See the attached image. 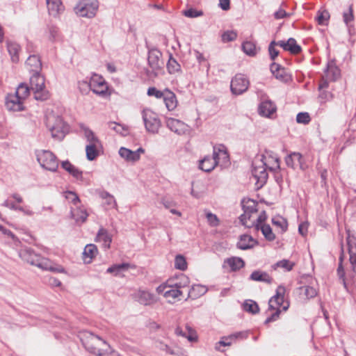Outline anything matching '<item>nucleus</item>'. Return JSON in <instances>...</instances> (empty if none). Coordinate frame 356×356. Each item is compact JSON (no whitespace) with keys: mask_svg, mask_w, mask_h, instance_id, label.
<instances>
[{"mask_svg":"<svg viewBox=\"0 0 356 356\" xmlns=\"http://www.w3.org/2000/svg\"><path fill=\"white\" fill-rule=\"evenodd\" d=\"M80 339L85 348L97 356H120L106 341L90 332H82Z\"/></svg>","mask_w":356,"mask_h":356,"instance_id":"obj_1","label":"nucleus"},{"mask_svg":"<svg viewBox=\"0 0 356 356\" xmlns=\"http://www.w3.org/2000/svg\"><path fill=\"white\" fill-rule=\"evenodd\" d=\"M258 204L252 200H247L243 202V213L240 216V221L245 227H259L267 218L265 211L258 213Z\"/></svg>","mask_w":356,"mask_h":356,"instance_id":"obj_2","label":"nucleus"},{"mask_svg":"<svg viewBox=\"0 0 356 356\" xmlns=\"http://www.w3.org/2000/svg\"><path fill=\"white\" fill-rule=\"evenodd\" d=\"M230 163L226 147L222 145L214 146L212 156H206L199 161V168L204 172L212 171L217 165L227 167Z\"/></svg>","mask_w":356,"mask_h":356,"instance_id":"obj_3","label":"nucleus"},{"mask_svg":"<svg viewBox=\"0 0 356 356\" xmlns=\"http://www.w3.org/2000/svg\"><path fill=\"white\" fill-rule=\"evenodd\" d=\"M19 254L24 261L42 269L54 273L65 272L62 266L56 264L47 258L41 257L30 249H22L19 251Z\"/></svg>","mask_w":356,"mask_h":356,"instance_id":"obj_4","label":"nucleus"},{"mask_svg":"<svg viewBox=\"0 0 356 356\" xmlns=\"http://www.w3.org/2000/svg\"><path fill=\"white\" fill-rule=\"evenodd\" d=\"M30 95V89L26 83H20L15 92L8 94L5 105L8 111L18 112L24 111L26 101Z\"/></svg>","mask_w":356,"mask_h":356,"instance_id":"obj_5","label":"nucleus"},{"mask_svg":"<svg viewBox=\"0 0 356 356\" xmlns=\"http://www.w3.org/2000/svg\"><path fill=\"white\" fill-rule=\"evenodd\" d=\"M284 293L285 288L282 286H280L277 289L276 294L270 299L268 302V309L273 313L266 320V323L276 321L280 312L282 311H286L289 308V302L284 301Z\"/></svg>","mask_w":356,"mask_h":356,"instance_id":"obj_6","label":"nucleus"},{"mask_svg":"<svg viewBox=\"0 0 356 356\" xmlns=\"http://www.w3.org/2000/svg\"><path fill=\"white\" fill-rule=\"evenodd\" d=\"M2 206L12 211H19L26 216L31 217L35 214L29 205L24 204L23 197L17 193L11 194L3 202Z\"/></svg>","mask_w":356,"mask_h":356,"instance_id":"obj_7","label":"nucleus"},{"mask_svg":"<svg viewBox=\"0 0 356 356\" xmlns=\"http://www.w3.org/2000/svg\"><path fill=\"white\" fill-rule=\"evenodd\" d=\"M46 125L51 136L57 140L64 138L67 128L62 118L53 112H49L46 116Z\"/></svg>","mask_w":356,"mask_h":356,"instance_id":"obj_8","label":"nucleus"},{"mask_svg":"<svg viewBox=\"0 0 356 356\" xmlns=\"http://www.w3.org/2000/svg\"><path fill=\"white\" fill-rule=\"evenodd\" d=\"M31 89L37 100H46L49 98V92L46 88L45 79L40 73H33L30 78Z\"/></svg>","mask_w":356,"mask_h":356,"instance_id":"obj_9","label":"nucleus"},{"mask_svg":"<svg viewBox=\"0 0 356 356\" xmlns=\"http://www.w3.org/2000/svg\"><path fill=\"white\" fill-rule=\"evenodd\" d=\"M98 0H79L74 8L76 15L81 17L92 18L99 9Z\"/></svg>","mask_w":356,"mask_h":356,"instance_id":"obj_10","label":"nucleus"},{"mask_svg":"<svg viewBox=\"0 0 356 356\" xmlns=\"http://www.w3.org/2000/svg\"><path fill=\"white\" fill-rule=\"evenodd\" d=\"M141 115L146 131L151 134H157L161 126L158 114L153 110L145 108L143 109Z\"/></svg>","mask_w":356,"mask_h":356,"instance_id":"obj_11","label":"nucleus"},{"mask_svg":"<svg viewBox=\"0 0 356 356\" xmlns=\"http://www.w3.org/2000/svg\"><path fill=\"white\" fill-rule=\"evenodd\" d=\"M37 161L40 166L49 171L56 172L58 168V161L50 151L39 150L36 153Z\"/></svg>","mask_w":356,"mask_h":356,"instance_id":"obj_12","label":"nucleus"},{"mask_svg":"<svg viewBox=\"0 0 356 356\" xmlns=\"http://www.w3.org/2000/svg\"><path fill=\"white\" fill-rule=\"evenodd\" d=\"M90 86L91 90L101 97L107 98L111 95L107 82L98 74H94L90 78Z\"/></svg>","mask_w":356,"mask_h":356,"instance_id":"obj_13","label":"nucleus"},{"mask_svg":"<svg viewBox=\"0 0 356 356\" xmlns=\"http://www.w3.org/2000/svg\"><path fill=\"white\" fill-rule=\"evenodd\" d=\"M156 291L158 294L162 295L169 302L180 300V297L182 296L181 290L175 288L172 284H169L168 281L160 284Z\"/></svg>","mask_w":356,"mask_h":356,"instance_id":"obj_14","label":"nucleus"},{"mask_svg":"<svg viewBox=\"0 0 356 356\" xmlns=\"http://www.w3.org/2000/svg\"><path fill=\"white\" fill-rule=\"evenodd\" d=\"M252 172L253 177L257 181V187H261L268 179V170L264 165L263 161L257 157L253 161Z\"/></svg>","mask_w":356,"mask_h":356,"instance_id":"obj_15","label":"nucleus"},{"mask_svg":"<svg viewBox=\"0 0 356 356\" xmlns=\"http://www.w3.org/2000/svg\"><path fill=\"white\" fill-rule=\"evenodd\" d=\"M161 57V53L157 49H152L149 51L148 63L154 76H158L163 72V63Z\"/></svg>","mask_w":356,"mask_h":356,"instance_id":"obj_16","label":"nucleus"},{"mask_svg":"<svg viewBox=\"0 0 356 356\" xmlns=\"http://www.w3.org/2000/svg\"><path fill=\"white\" fill-rule=\"evenodd\" d=\"M249 86L248 79L241 74H236L231 81V91L234 95H241L245 92Z\"/></svg>","mask_w":356,"mask_h":356,"instance_id":"obj_17","label":"nucleus"},{"mask_svg":"<svg viewBox=\"0 0 356 356\" xmlns=\"http://www.w3.org/2000/svg\"><path fill=\"white\" fill-rule=\"evenodd\" d=\"M145 153V149L139 147L135 151H132L127 147H121L118 150L120 156L126 162L135 163L140 159L142 154Z\"/></svg>","mask_w":356,"mask_h":356,"instance_id":"obj_18","label":"nucleus"},{"mask_svg":"<svg viewBox=\"0 0 356 356\" xmlns=\"http://www.w3.org/2000/svg\"><path fill=\"white\" fill-rule=\"evenodd\" d=\"M133 298L143 305H152L157 302V298L154 293L148 290L140 289L132 295Z\"/></svg>","mask_w":356,"mask_h":356,"instance_id":"obj_19","label":"nucleus"},{"mask_svg":"<svg viewBox=\"0 0 356 356\" xmlns=\"http://www.w3.org/2000/svg\"><path fill=\"white\" fill-rule=\"evenodd\" d=\"M166 126L172 131L178 135H183L188 132V126L184 122L173 118L166 119Z\"/></svg>","mask_w":356,"mask_h":356,"instance_id":"obj_20","label":"nucleus"},{"mask_svg":"<svg viewBox=\"0 0 356 356\" xmlns=\"http://www.w3.org/2000/svg\"><path fill=\"white\" fill-rule=\"evenodd\" d=\"M258 159L263 161L264 165L268 170H275L280 168V161L278 158L268 152L257 156Z\"/></svg>","mask_w":356,"mask_h":356,"instance_id":"obj_21","label":"nucleus"},{"mask_svg":"<svg viewBox=\"0 0 356 356\" xmlns=\"http://www.w3.org/2000/svg\"><path fill=\"white\" fill-rule=\"evenodd\" d=\"M276 111L275 104L269 99L261 101L258 107L259 115L265 118H272Z\"/></svg>","mask_w":356,"mask_h":356,"instance_id":"obj_22","label":"nucleus"},{"mask_svg":"<svg viewBox=\"0 0 356 356\" xmlns=\"http://www.w3.org/2000/svg\"><path fill=\"white\" fill-rule=\"evenodd\" d=\"M49 14L54 17H58L65 10L61 0H46Z\"/></svg>","mask_w":356,"mask_h":356,"instance_id":"obj_23","label":"nucleus"},{"mask_svg":"<svg viewBox=\"0 0 356 356\" xmlns=\"http://www.w3.org/2000/svg\"><path fill=\"white\" fill-rule=\"evenodd\" d=\"M278 46L283 48L285 51H289L291 54H296L301 51V47L296 42L294 38H289L286 41L280 40L277 42Z\"/></svg>","mask_w":356,"mask_h":356,"instance_id":"obj_24","label":"nucleus"},{"mask_svg":"<svg viewBox=\"0 0 356 356\" xmlns=\"http://www.w3.org/2000/svg\"><path fill=\"white\" fill-rule=\"evenodd\" d=\"M99 197L102 200V205L106 210L118 208V204L115 197L106 191H102L99 193Z\"/></svg>","mask_w":356,"mask_h":356,"instance_id":"obj_25","label":"nucleus"},{"mask_svg":"<svg viewBox=\"0 0 356 356\" xmlns=\"http://www.w3.org/2000/svg\"><path fill=\"white\" fill-rule=\"evenodd\" d=\"M163 102L166 108L170 111H174L178 104V101L175 94L170 90L165 88V94L163 97Z\"/></svg>","mask_w":356,"mask_h":356,"instance_id":"obj_26","label":"nucleus"},{"mask_svg":"<svg viewBox=\"0 0 356 356\" xmlns=\"http://www.w3.org/2000/svg\"><path fill=\"white\" fill-rule=\"evenodd\" d=\"M71 216L77 223L81 224L86 220L88 214L85 208L77 206L76 207H71Z\"/></svg>","mask_w":356,"mask_h":356,"instance_id":"obj_27","label":"nucleus"},{"mask_svg":"<svg viewBox=\"0 0 356 356\" xmlns=\"http://www.w3.org/2000/svg\"><path fill=\"white\" fill-rule=\"evenodd\" d=\"M244 264L245 263L241 258L233 257L225 260L223 267L229 268L230 270L236 271L243 268Z\"/></svg>","mask_w":356,"mask_h":356,"instance_id":"obj_28","label":"nucleus"},{"mask_svg":"<svg viewBox=\"0 0 356 356\" xmlns=\"http://www.w3.org/2000/svg\"><path fill=\"white\" fill-rule=\"evenodd\" d=\"M95 241L102 243L104 248L108 249L110 248L112 238L111 235L105 229L101 228L98 231Z\"/></svg>","mask_w":356,"mask_h":356,"instance_id":"obj_29","label":"nucleus"},{"mask_svg":"<svg viewBox=\"0 0 356 356\" xmlns=\"http://www.w3.org/2000/svg\"><path fill=\"white\" fill-rule=\"evenodd\" d=\"M169 284H172L175 288L181 290V289L186 287L190 284L189 278L184 274H180L175 277L170 278L168 280Z\"/></svg>","mask_w":356,"mask_h":356,"instance_id":"obj_30","label":"nucleus"},{"mask_svg":"<svg viewBox=\"0 0 356 356\" xmlns=\"http://www.w3.org/2000/svg\"><path fill=\"white\" fill-rule=\"evenodd\" d=\"M98 254V250L95 245L88 244L83 252V259L86 264H90Z\"/></svg>","mask_w":356,"mask_h":356,"instance_id":"obj_31","label":"nucleus"},{"mask_svg":"<svg viewBox=\"0 0 356 356\" xmlns=\"http://www.w3.org/2000/svg\"><path fill=\"white\" fill-rule=\"evenodd\" d=\"M257 244V241L248 234L240 236L237 243V247L241 250H248L253 248Z\"/></svg>","mask_w":356,"mask_h":356,"instance_id":"obj_32","label":"nucleus"},{"mask_svg":"<svg viewBox=\"0 0 356 356\" xmlns=\"http://www.w3.org/2000/svg\"><path fill=\"white\" fill-rule=\"evenodd\" d=\"M270 71L275 77L282 81H287L290 79V76L279 64L273 63L270 65Z\"/></svg>","mask_w":356,"mask_h":356,"instance_id":"obj_33","label":"nucleus"},{"mask_svg":"<svg viewBox=\"0 0 356 356\" xmlns=\"http://www.w3.org/2000/svg\"><path fill=\"white\" fill-rule=\"evenodd\" d=\"M26 65L29 70L34 73H39L42 68L41 60L36 55L30 56L26 61Z\"/></svg>","mask_w":356,"mask_h":356,"instance_id":"obj_34","label":"nucleus"},{"mask_svg":"<svg viewBox=\"0 0 356 356\" xmlns=\"http://www.w3.org/2000/svg\"><path fill=\"white\" fill-rule=\"evenodd\" d=\"M62 168L70 174L73 177L77 180H82V172L80 171L76 167L70 163L68 161H63L61 163Z\"/></svg>","mask_w":356,"mask_h":356,"instance_id":"obj_35","label":"nucleus"},{"mask_svg":"<svg viewBox=\"0 0 356 356\" xmlns=\"http://www.w3.org/2000/svg\"><path fill=\"white\" fill-rule=\"evenodd\" d=\"M241 335V333H236L227 337H222L221 339L216 343L215 349L218 351H222L220 350V346H230Z\"/></svg>","mask_w":356,"mask_h":356,"instance_id":"obj_36","label":"nucleus"},{"mask_svg":"<svg viewBox=\"0 0 356 356\" xmlns=\"http://www.w3.org/2000/svg\"><path fill=\"white\" fill-rule=\"evenodd\" d=\"M81 131L83 134L84 138L86 140L87 145H95L101 143L100 140H99L96 134L88 127L86 126H82Z\"/></svg>","mask_w":356,"mask_h":356,"instance_id":"obj_37","label":"nucleus"},{"mask_svg":"<svg viewBox=\"0 0 356 356\" xmlns=\"http://www.w3.org/2000/svg\"><path fill=\"white\" fill-rule=\"evenodd\" d=\"M208 288L202 284H193L188 291V297L192 299H197L204 295Z\"/></svg>","mask_w":356,"mask_h":356,"instance_id":"obj_38","label":"nucleus"},{"mask_svg":"<svg viewBox=\"0 0 356 356\" xmlns=\"http://www.w3.org/2000/svg\"><path fill=\"white\" fill-rule=\"evenodd\" d=\"M102 149V144L86 145V153L88 161L95 160L99 155Z\"/></svg>","mask_w":356,"mask_h":356,"instance_id":"obj_39","label":"nucleus"},{"mask_svg":"<svg viewBox=\"0 0 356 356\" xmlns=\"http://www.w3.org/2000/svg\"><path fill=\"white\" fill-rule=\"evenodd\" d=\"M129 267V264L127 263L114 264L106 270V273L114 276H121L124 272L128 270Z\"/></svg>","mask_w":356,"mask_h":356,"instance_id":"obj_40","label":"nucleus"},{"mask_svg":"<svg viewBox=\"0 0 356 356\" xmlns=\"http://www.w3.org/2000/svg\"><path fill=\"white\" fill-rule=\"evenodd\" d=\"M7 49L10 56L11 60L13 63H17L19 61V53L20 51L19 45L15 42L8 41Z\"/></svg>","mask_w":356,"mask_h":356,"instance_id":"obj_41","label":"nucleus"},{"mask_svg":"<svg viewBox=\"0 0 356 356\" xmlns=\"http://www.w3.org/2000/svg\"><path fill=\"white\" fill-rule=\"evenodd\" d=\"M156 347L161 350L172 355H179L181 353V349L179 346L176 345L170 346L160 341L156 342Z\"/></svg>","mask_w":356,"mask_h":356,"instance_id":"obj_42","label":"nucleus"},{"mask_svg":"<svg viewBox=\"0 0 356 356\" xmlns=\"http://www.w3.org/2000/svg\"><path fill=\"white\" fill-rule=\"evenodd\" d=\"M242 49L244 53L250 56H254L258 52L256 44L250 41L244 42L242 44Z\"/></svg>","mask_w":356,"mask_h":356,"instance_id":"obj_43","label":"nucleus"},{"mask_svg":"<svg viewBox=\"0 0 356 356\" xmlns=\"http://www.w3.org/2000/svg\"><path fill=\"white\" fill-rule=\"evenodd\" d=\"M325 73L327 79L336 80L340 75V70L333 63H330Z\"/></svg>","mask_w":356,"mask_h":356,"instance_id":"obj_44","label":"nucleus"},{"mask_svg":"<svg viewBox=\"0 0 356 356\" xmlns=\"http://www.w3.org/2000/svg\"><path fill=\"white\" fill-rule=\"evenodd\" d=\"M250 279L254 281H261L265 282H270V277L266 273L259 270L252 272L250 275Z\"/></svg>","mask_w":356,"mask_h":356,"instance_id":"obj_45","label":"nucleus"},{"mask_svg":"<svg viewBox=\"0 0 356 356\" xmlns=\"http://www.w3.org/2000/svg\"><path fill=\"white\" fill-rule=\"evenodd\" d=\"M259 229H261L266 239L268 241H273L275 238V236L272 232V229L270 227V225H266L264 222H262L260 225Z\"/></svg>","mask_w":356,"mask_h":356,"instance_id":"obj_46","label":"nucleus"},{"mask_svg":"<svg viewBox=\"0 0 356 356\" xmlns=\"http://www.w3.org/2000/svg\"><path fill=\"white\" fill-rule=\"evenodd\" d=\"M243 308L245 312L251 314H256L259 312L258 305L252 300H246L243 305Z\"/></svg>","mask_w":356,"mask_h":356,"instance_id":"obj_47","label":"nucleus"},{"mask_svg":"<svg viewBox=\"0 0 356 356\" xmlns=\"http://www.w3.org/2000/svg\"><path fill=\"white\" fill-rule=\"evenodd\" d=\"M167 68L169 73L175 74L176 72H179L181 70V65L175 58L170 57L167 64Z\"/></svg>","mask_w":356,"mask_h":356,"instance_id":"obj_48","label":"nucleus"},{"mask_svg":"<svg viewBox=\"0 0 356 356\" xmlns=\"http://www.w3.org/2000/svg\"><path fill=\"white\" fill-rule=\"evenodd\" d=\"M272 222L274 225L277 226L282 232L286 230L288 223L287 221L280 216L275 217L272 219Z\"/></svg>","mask_w":356,"mask_h":356,"instance_id":"obj_49","label":"nucleus"},{"mask_svg":"<svg viewBox=\"0 0 356 356\" xmlns=\"http://www.w3.org/2000/svg\"><path fill=\"white\" fill-rule=\"evenodd\" d=\"M175 267L181 270H185L187 268V262L184 256L178 254L175 259Z\"/></svg>","mask_w":356,"mask_h":356,"instance_id":"obj_50","label":"nucleus"},{"mask_svg":"<svg viewBox=\"0 0 356 356\" xmlns=\"http://www.w3.org/2000/svg\"><path fill=\"white\" fill-rule=\"evenodd\" d=\"M58 34V29L56 26H50L47 28L44 32V37L49 41H54Z\"/></svg>","mask_w":356,"mask_h":356,"instance_id":"obj_51","label":"nucleus"},{"mask_svg":"<svg viewBox=\"0 0 356 356\" xmlns=\"http://www.w3.org/2000/svg\"><path fill=\"white\" fill-rule=\"evenodd\" d=\"M64 196L68 202L72 203L74 207L79 206L80 200L78 195L72 191H66L64 193Z\"/></svg>","mask_w":356,"mask_h":356,"instance_id":"obj_52","label":"nucleus"},{"mask_svg":"<svg viewBox=\"0 0 356 356\" xmlns=\"http://www.w3.org/2000/svg\"><path fill=\"white\" fill-rule=\"evenodd\" d=\"M290 161H293L296 163V166L299 165L300 168H302V155L300 153L294 152L288 156L286 158V163H290Z\"/></svg>","mask_w":356,"mask_h":356,"instance_id":"obj_53","label":"nucleus"},{"mask_svg":"<svg viewBox=\"0 0 356 356\" xmlns=\"http://www.w3.org/2000/svg\"><path fill=\"white\" fill-rule=\"evenodd\" d=\"M205 213L207 222L210 226L217 227L219 225L220 220L216 215L212 213L210 211H206Z\"/></svg>","mask_w":356,"mask_h":356,"instance_id":"obj_54","label":"nucleus"},{"mask_svg":"<svg viewBox=\"0 0 356 356\" xmlns=\"http://www.w3.org/2000/svg\"><path fill=\"white\" fill-rule=\"evenodd\" d=\"M165 94V89L163 90H159L154 87H152L148 88L147 95L149 96H154L156 99H163V97Z\"/></svg>","mask_w":356,"mask_h":356,"instance_id":"obj_55","label":"nucleus"},{"mask_svg":"<svg viewBox=\"0 0 356 356\" xmlns=\"http://www.w3.org/2000/svg\"><path fill=\"white\" fill-rule=\"evenodd\" d=\"M237 38V33L234 31H227L222 35V40L224 42L234 41Z\"/></svg>","mask_w":356,"mask_h":356,"instance_id":"obj_56","label":"nucleus"},{"mask_svg":"<svg viewBox=\"0 0 356 356\" xmlns=\"http://www.w3.org/2000/svg\"><path fill=\"white\" fill-rule=\"evenodd\" d=\"M294 266V264L289 260L283 259L277 262L275 265L276 268H282L286 271L291 270Z\"/></svg>","mask_w":356,"mask_h":356,"instance_id":"obj_57","label":"nucleus"},{"mask_svg":"<svg viewBox=\"0 0 356 356\" xmlns=\"http://www.w3.org/2000/svg\"><path fill=\"white\" fill-rule=\"evenodd\" d=\"M78 88L81 93H87L90 90H91L90 81H79Z\"/></svg>","mask_w":356,"mask_h":356,"instance_id":"obj_58","label":"nucleus"},{"mask_svg":"<svg viewBox=\"0 0 356 356\" xmlns=\"http://www.w3.org/2000/svg\"><path fill=\"white\" fill-rule=\"evenodd\" d=\"M310 116L308 113H299L296 116V121L300 124H308L310 122Z\"/></svg>","mask_w":356,"mask_h":356,"instance_id":"obj_59","label":"nucleus"},{"mask_svg":"<svg viewBox=\"0 0 356 356\" xmlns=\"http://www.w3.org/2000/svg\"><path fill=\"white\" fill-rule=\"evenodd\" d=\"M329 17L330 15L328 12L326 10H323L318 13L316 19L319 24L324 25L327 23Z\"/></svg>","mask_w":356,"mask_h":356,"instance_id":"obj_60","label":"nucleus"},{"mask_svg":"<svg viewBox=\"0 0 356 356\" xmlns=\"http://www.w3.org/2000/svg\"><path fill=\"white\" fill-rule=\"evenodd\" d=\"M184 15L187 17L195 18L202 16L203 15V13L201 10L190 8L186 10H184Z\"/></svg>","mask_w":356,"mask_h":356,"instance_id":"obj_61","label":"nucleus"},{"mask_svg":"<svg viewBox=\"0 0 356 356\" xmlns=\"http://www.w3.org/2000/svg\"><path fill=\"white\" fill-rule=\"evenodd\" d=\"M186 328L188 331V334H186L185 338L191 342L197 341V335L196 332L188 325H186Z\"/></svg>","mask_w":356,"mask_h":356,"instance_id":"obj_62","label":"nucleus"},{"mask_svg":"<svg viewBox=\"0 0 356 356\" xmlns=\"http://www.w3.org/2000/svg\"><path fill=\"white\" fill-rule=\"evenodd\" d=\"M278 45L277 44V42H275V41H273L270 42V45H269V47H268V51H269V54H270V58L272 60H274L275 59V58L278 56L279 54V51L277 49H275V46Z\"/></svg>","mask_w":356,"mask_h":356,"instance_id":"obj_63","label":"nucleus"},{"mask_svg":"<svg viewBox=\"0 0 356 356\" xmlns=\"http://www.w3.org/2000/svg\"><path fill=\"white\" fill-rule=\"evenodd\" d=\"M304 289L305 295L307 298H312L316 296V290L312 286H306L302 288Z\"/></svg>","mask_w":356,"mask_h":356,"instance_id":"obj_64","label":"nucleus"}]
</instances>
